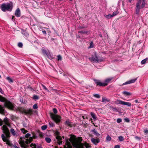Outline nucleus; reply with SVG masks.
<instances>
[{"instance_id": "39448f33", "label": "nucleus", "mask_w": 148, "mask_h": 148, "mask_svg": "<svg viewBox=\"0 0 148 148\" xmlns=\"http://www.w3.org/2000/svg\"><path fill=\"white\" fill-rule=\"evenodd\" d=\"M112 79L113 77H112L108 78L105 80L104 83L101 82L99 80L96 79L94 80V81L95 83L97 84V86H107L108 85V83L110 82Z\"/></svg>"}, {"instance_id": "aec40b11", "label": "nucleus", "mask_w": 148, "mask_h": 148, "mask_svg": "<svg viewBox=\"0 0 148 148\" xmlns=\"http://www.w3.org/2000/svg\"><path fill=\"white\" fill-rule=\"evenodd\" d=\"M93 95L94 97L97 98H99L100 97V95L97 94H93Z\"/></svg>"}, {"instance_id": "bb28decb", "label": "nucleus", "mask_w": 148, "mask_h": 148, "mask_svg": "<svg viewBox=\"0 0 148 148\" xmlns=\"http://www.w3.org/2000/svg\"><path fill=\"white\" fill-rule=\"evenodd\" d=\"M147 60H148L147 58H145V59H144L143 60H142L141 61V64H145V62H146L147 61Z\"/></svg>"}, {"instance_id": "de8ad7c7", "label": "nucleus", "mask_w": 148, "mask_h": 148, "mask_svg": "<svg viewBox=\"0 0 148 148\" xmlns=\"http://www.w3.org/2000/svg\"><path fill=\"white\" fill-rule=\"evenodd\" d=\"M42 52L43 53L45 54H47V52L45 50H42Z\"/></svg>"}, {"instance_id": "8fccbe9b", "label": "nucleus", "mask_w": 148, "mask_h": 148, "mask_svg": "<svg viewBox=\"0 0 148 148\" xmlns=\"http://www.w3.org/2000/svg\"><path fill=\"white\" fill-rule=\"evenodd\" d=\"M0 92L2 93V94H3V91L2 90V89L0 87Z\"/></svg>"}, {"instance_id": "c03bdc74", "label": "nucleus", "mask_w": 148, "mask_h": 148, "mask_svg": "<svg viewBox=\"0 0 148 148\" xmlns=\"http://www.w3.org/2000/svg\"><path fill=\"white\" fill-rule=\"evenodd\" d=\"M49 125L51 127H53L54 126V124L52 123H49Z\"/></svg>"}, {"instance_id": "f8f14e48", "label": "nucleus", "mask_w": 148, "mask_h": 148, "mask_svg": "<svg viewBox=\"0 0 148 148\" xmlns=\"http://www.w3.org/2000/svg\"><path fill=\"white\" fill-rule=\"evenodd\" d=\"M137 79V78H135L134 79H132L126 82L125 83L123 84H127L131 83H133L136 82Z\"/></svg>"}, {"instance_id": "603ef678", "label": "nucleus", "mask_w": 148, "mask_h": 148, "mask_svg": "<svg viewBox=\"0 0 148 148\" xmlns=\"http://www.w3.org/2000/svg\"><path fill=\"white\" fill-rule=\"evenodd\" d=\"M3 124V121H2V122H0V125L1 126Z\"/></svg>"}, {"instance_id": "5fc2aeb1", "label": "nucleus", "mask_w": 148, "mask_h": 148, "mask_svg": "<svg viewBox=\"0 0 148 148\" xmlns=\"http://www.w3.org/2000/svg\"><path fill=\"white\" fill-rule=\"evenodd\" d=\"M90 47V48H92V44H91V43H90V45L89 47Z\"/></svg>"}, {"instance_id": "680f3d73", "label": "nucleus", "mask_w": 148, "mask_h": 148, "mask_svg": "<svg viewBox=\"0 0 148 148\" xmlns=\"http://www.w3.org/2000/svg\"><path fill=\"white\" fill-rule=\"evenodd\" d=\"M2 121H3L0 118V122H2Z\"/></svg>"}, {"instance_id": "a211bd4d", "label": "nucleus", "mask_w": 148, "mask_h": 148, "mask_svg": "<svg viewBox=\"0 0 148 148\" xmlns=\"http://www.w3.org/2000/svg\"><path fill=\"white\" fill-rule=\"evenodd\" d=\"M90 115L94 120H97V117L94 113L93 112H91Z\"/></svg>"}, {"instance_id": "bf43d9fd", "label": "nucleus", "mask_w": 148, "mask_h": 148, "mask_svg": "<svg viewBox=\"0 0 148 148\" xmlns=\"http://www.w3.org/2000/svg\"><path fill=\"white\" fill-rule=\"evenodd\" d=\"M14 148H19V147H17V146H14Z\"/></svg>"}, {"instance_id": "c85d7f7f", "label": "nucleus", "mask_w": 148, "mask_h": 148, "mask_svg": "<svg viewBox=\"0 0 148 148\" xmlns=\"http://www.w3.org/2000/svg\"><path fill=\"white\" fill-rule=\"evenodd\" d=\"M85 146L86 147V148H89L91 147L90 145H89V144L88 143H86L85 144Z\"/></svg>"}, {"instance_id": "a18cd8bd", "label": "nucleus", "mask_w": 148, "mask_h": 148, "mask_svg": "<svg viewBox=\"0 0 148 148\" xmlns=\"http://www.w3.org/2000/svg\"><path fill=\"white\" fill-rule=\"evenodd\" d=\"M120 146L119 145H116L114 147V148H120Z\"/></svg>"}, {"instance_id": "ddd939ff", "label": "nucleus", "mask_w": 148, "mask_h": 148, "mask_svg": "<svg viewBox=\"0 0 148 148\" xmlns=\"http://www.w3.org/2000/svg\"><path fill=\"white\" fill-rule=\"evenodd\" d=\"M15 14L17 17H19L20 16L21 12L19 8H18L16 10L15 12Z\"/></svg>"}, {"instance_id": "f704fd0d", "label": "nucleus", "mask_w": 148, "mask_h": 148, "mask_svg": "<svg viewBox=\"0 0 148 148\" xmlns=\"http://www.w3.org/2000/svg\"><path fill=\"white\" fill-rule=\"evenodd\" d=\"M22 34L24 36H27L29 35L28 33L26 32H23L22 33Z\"/></svg>"}, {"instance_id": "4c0bfd02", "label": "nucleus", "mask_w": 148, "mask_h": 148, "mask_svg": "<svg viewBox=\"0 0 148 148\" xmlns=\"http://www.w3.org/2000/svg\"><path fill=\"white\" fill-rule=\"evenodd\" d=\"M33 108L34 109H36L37 108V105L36 104H34L33 106Z\"/></svg>"}, {"instance_id": "5701e85b", "label": "nucleus", "mask_w": 148, "mask_h": 148, "mask_svg": "<svg viewBox=\"0 0 148 148\" xmlns=\"http://www.w3.org/2000/svg\"><path fill=\"white\" fill-rule=\"evenodd\" d=\"M78 33H79L86 34L88 32L86 31H78Z\"/></svg>"}, {"instance_id": "20e7f679", "label": "nucleus", "mask_w": 148, "mask_h": 148, "mask_svg": "<svg viewBox=\"0 0 148 148\" xmlns=\"http://www.w3.org/2000/svg\"><path fill=\"white\" fill-rule=\"evenodd\" d=\"M145 0H137L136 4V13L138 14L140 9L144 8L145 5Z\"/></svg>"}, {"instance_id": "58836bf2", "label": "nucleus", "mask_w": 148, "mask_h": 148, "mask_svg": "<svg viewBox=\"0 0 148 148\" xmlns=\"http://www.w3.org/2000/svg\"><path fill=\"white\" fill-rule=\"evenodd\" d=\"M122 121V119L120 118H118L117 120V122L118 123H120Z\"/></svg>"}, {"instance_id": "6e6d98bb", "label": "nucleus", "mask_w": 148, "mask_h": 148, "mask_svg": "<svg viewBox=\"0 0 148 148\" xmlns=\"http://www.w3.org/2000/svg\"><path fill=\"white\" fill-rule=\"evenodd\" d=\"M138 100H135V102L136 103H137L138 102Z\"/></svg>"}, {"instance_id": "423d86ee", "label": "nucleus", "mask_w": 148, "mask_h": 148, "mask_svg": "<svg viewBox=\"0 0 148 148\" xmlns=\"http://www.w3.org/2000/svg\"><path fill=\"white\" fill-rule=\"evenodd\" d=\"M12 4L7 3H3L1 6V8L2 11H11L12 9Z\"/></svg>"}, {"instance_id": "a19ab883", "label": "nucleus", "mask_w": 148, "mask_h": 148, "mask_svg": "<svg viewBox=\"0 0 148 148\" xmlns=\"http://www.w3.org/2000/svg\"><path fill=\"white\" fill-rule=\"evenodd\" d=\"M124 120L125 122L129 123L130 122V121L128 118H125L124 119Z\"/></svg>"}, {"instance_id": "338daca9", "label": "nucleus", "mask_w": 148, "mask_h": 148, "mask_svg": "<svg viewBox=\"0 0 148 148\" xmlns=\"http://www.w3.org/2000/svg\"><path fill=\"white\" fill-rule=\"evenodd\" d=\"M83 119H84V116H83Z\"/></svg>"}, {"instance_id": "c9c22d12", "label": "nucleus", "mask_w": 148, "mask_h": 148, "mask_svg": "<svg viewBox=\"0 0 148 148\" xmlns=\"http://www.w3.org/2000/svg\"><path fill=\"white\" fill-rule=\"evenodd\" d=\"M42 86L44 89L47 91L48 92H49V91L47 89V88L45 87V86L43 84H41Z\"/></svg>"}, {"instance_id": "37998d69", "label": "nucleus", "mask_w": 148, "mask_h": 148, "mask_svg": "<svg viewBox=\"0 0 148 148\" xmlns=\"http://www.w3.org/2000/svg\"><path fill=\"white\" fill-rule=\"evenodd\" d=\"M58 60H61L62 59V57L60 55H58Z\"/></svg>"}, {"instance_id": "f03ea898", "label": "nucleus", "mask_w": 148, "mask_h": 148, "mask_svg": "<svg viewBox=\"0 0 148 148\" xmlns=\"http://www.w3.org/2000/svg\"><path fill=\"white\" fill-rule=\"evenodd\" d=\"M31 134L27 133L25 135V137H21V141L19 143L22 148H26L28 146L27 144L31 143L33 140L32 137H30Z\"/></svg>"}, {"instance_id": "6e6552de", "label": "nucleus", "mask_w": 148, "mask_h": 148, "mask_svg": "<svg viewBox=\"0 0 148 148\" xmlns=\"http://www.w3.org/2000/svg\"><path fill=\"white\" fill-rule=\"evenodd\" d=\"M50 116L51 119L56 123H57L60 122L61 118L60 116L51 113L50 114Z\"/></svg>"}, {"instance_id": "7ed1b4c3", "label": "nucleus", "mask_w": 148, "mask_h": 148, "mask_svg": "<svg viewBox=\"0 0 148 148\" xmlns=\"http://www.w3.org/2000/svg\"><path fill=\"white\" fill-rule=\"evenodd\" d=\"M0 101L4 102V106L9 109L13 110L14 108V104L5 98L0 95Z\"/></svg>"}, {"instance_id": "b1692460", "label": "nucleus", "mask_w": 148, "mask_h": 148, "mask_svg": "<svg viewBox=\"0 0 148 148\" xmlns=\"http://www.w3.org/2000/svg\"><path fill=\"white\" fill-rule=\"evenodd\" d=\"M45 140L48 143H50L51 141V139L48 137H46L45 138Z\"/></svg>"}, {"instance_id": "49530a36", "label": "nucleus", "mask_w": 148, "mask_h": 148, "mask_svg": "<svg viewBox=\"0 0 148 148\" xmlns=\"http://www.w3.org/2000/svg\"><path fill=\"white\" fill-rule=\"evenodd\" d=\"M42 32L43 34H46V31L45 30H42Z\"/></svg>"}, {"instance_id": "9b49d317", "label": "nucleus", "mask_w": 148, "mask_h": 148, "mask_svg": "<svg viewBox=\"0 0 148 148\" xmlns=\"http://www.w3.org/2000/svg\"><path fill=\"white\" fill-rule=\"evenodd\" d=\"M91 140L92 143L95 145H97L100 142V140L99 138L96 139L93 138H92Z\"/></svg>"}, {"instance_id": "4d7b16f0", "label": "nucleus", "mask_w": 148, "mask_h": 148, "mask_svg": "<svg viewBox=\"0 0 148 148\" xmlns=\"http://www.w3.org/2000/svg\"><path fill=\"white\" fill-rule=\"evenodd\" d=\"M83 28H84L83 27H79V29H82Z\"/></svg>"}, {"instance_id": "052dcab7", "label": "nucleus", "mask_w": 148, "mask_h": 148, "mask_svg": "<svg viewBox=\"0 0 148 148\" xmlns=\"http://www.w3.org/2000/svg\"><path fill=\"white\" fill-rule=\"evenodd\" d=\"M40 136L41 137H42V136L43 135H42V134H40Z\"/></svg>"}, {"instance_id": "e2e57ef3", "label": "nucleus", "mask_w": 148, "mask_h": 148, "mask_svg": "<svg viewBox=\"0 0 148 148\" xmlns=\"http://www.w3.org/2000/svg\"><path fill=\"white\" fill-rule=\"evenodd\" d=\"M14 17V16H13L12 18V19H13Z\"/></svg>"}, {"instance_id": "473e14b6", "label": "nucleus", "mask_w": 148, "mask_h": 148, "mask_svg": "<svg viewBox=\"0 0 148 148\" xmlns=\"http://www.w3.org/2000/svg\"><path fill=\"white\" fill-rule=\"evenodd\" d=\"M47 128V126L46 125H43L41 127V129L42 130H45Z\"/></svg>"}, {"instance_id": "09e8293b", "label": "nucleus", "mask_w": 148, "mask_h": 148, "mask_svg": "<svg viewBox=\"0 0 148 148\" xmlns=\"http://www.w3.org/2000/svg\"><path fill=\"white\" fill-rule=\"evenodd\" d=\"M144 132L146 134L148 133V130H144Z\"/></svg>"}, {"instance_id": "6ab92c4d", "label": "nucleus", "mask_w": 148, "mask_h": 148, "mask_svg": "<svg viewBox=\"0 0 148 148\" xmlns=\"http://www.w3.org/2000/svg\"><path fill=\"white\" fill-rule=\"evenodd\" d=\"M10 132L12 133V134L13 136H15L16 135V133L14 130L13 128H11L10 129Z\"/></svg>"}, {"instance_id": "0e129e2a", "label": "nucleus", "mask_w": 148, "mask_h": 148, "mask_svg": "<svg viewBox=\"0 0 148 148\" xmlns=\"http://www.w3.org/2000/svg\"><path fill=\"white\" fill-rule=\"evenodd\" d=\"M1 75H0V78H1Z\"/></svg>"}, {"instance_id": "864d4df0", "label": "nucleus", "mask_w": 148, "mask_h": 148, "mask_svg": "<svg viewBox=\"0 0 148 148\" xmlns=\"http://www.w3.org/2000/svg\"><path fill=\"white\" fill-rule=\"evenodd\" d=\"M32 137V138H36V136L35 135H33V136Z\"/></svg>"}, {"instance_id": "9d476101", "label": "nucleus", "mask_w": 148, "mask_h": 148, "mask_svg": "<svg viewBox=\"0 0 148 148\" xmlns=\"http://www.w3.org/2000/svg\"><path fill=\"white\" fill-rule=\"evenodd\" d=\"M117 102L118 104L121 105H125L128 106H131V104L130 103L123 101L120 100H117Z\"/></svg>"}, {"instance_id": "13d9d810", "label": "nucleus", "mask_w": 148, "mask_h": 148, "mask_svg": "<svg viewBox=\"0 0 148 148\" xmlns=\"http://www.w3.org/2000/svg\"><path fill=\"white\" fill-rule=\"evenodd\" d=\"M134 0H129V2L131 3L132 1H134Z\"/></svg>"}, {"instance_id": "72a5a7b5", "label": "nucleus", "mask_w": 148, "mask_h": 148, "mask_svg": "<svg viewBox=\"0 0 148 148\" xmlns=\"http://www.w3.org/2000/svg\"><path fill=\"white\" fill-rule=\"evenodd\" d=\"M123 93L127 95H130V92L126 91H124L123 92Z\"/></svg>"}, {"instance_id": "2eb2a0df", "label": "nucleus", "mask_w": 148, "mask_h": 148, "mask_svg": "<svg viewBox=\"0 0 148 148\" xmlns=\"http://www.w3.org/2000/svg\"><path fill=\"white\" fill-rule=\"evenodd\" d=\"M65 124L66 125L71 127L73 126V125L72 123L69 120L66 121Z\"/></svg>"}, {"instance_id": "cd10ccee", "label": "nucleus", "mask_w": 148, "mask_h": 148, "mask_svg": "<svg viewBox=\"0 0 148 148\" xmlns=\"http://www.w3.org/2000/svg\"><path fill=\"white\" fill-rule=\"evenodd\" d=\"M8 80L9 82H12L13 80L10 77H8L6 78Z\"/></svg>"}, {"instance_id": "69168bd1", "label": "nucleus", "mask_w": 148, "mask_h": 148, "mask_svg": "<svg viewBox=\"0 0 148 148\" xmlns=\"http://www.w3.org/2000/svg\"><path fill=\"white\" fill-rule=\"evenodd\" d=\"M91 136H92V135H90Z\"/></svg>"}, {"instance_id": "4468645a", "label": "nucleus", "mask_w": 148, "mask_h": 148, "mask_svg": "<svg viewBox=\"0 0 148 148\" xmlns=\"http://www.w3.org/2000/svg\"><path fill=\"white\" fill-rule=\"evenodd\" d=\"M32 112V110L30 109L27 110H24L23 111V112L26 114H31Z\"/></svg>"}, {"instance_id": "3c124183", "label": "nucleus", "mask_w": 148, "mask_h": 148, "mask_svg": "<svg viewBox=\"0 0 148 148\" xmlns=\"http://www.w3.org/2000/svg\"><path fill=\"white\" fill-rule=\"evenodd\" d=\"M36 148H42V147L41 146H37Z\"/></svg>"}, {"instance_id": "dca6fc26", "label": "nucleus", "mask_w": 148, "mask_h": 148, "mask_svg": "<svg viewBox=\"0 0 148 148\" xmlns=\"http://www.w3.org/2000/svg\"><path fill=\"white\" fill-rule=\"evenodd\" d=\"M4 107L0 105V113H4Z\"/></svg>"}, {"instance_id": "e433bc0d", "label": "nucleus", "mask_w": 148, "mask_h": 148, "mask_svg": "<svg viewBox=\"0 0 148 148\" xmlns=\"http://www.w3.org/2000/svg\"><path fill=\"white\" fill-rule=\"evenodd\" d=\"M107 101V100L105 98L103 97L102 98V102H104V103H106V102Z\"/></svg>"}, {"instance_id": "f3484780", "label": "nucleus", "mask_w": 148, "mask_h": 148, "mask_svg": "<svg viewBox=\"0 0 148 148\" xmlns=\"http://www.w3.org/2000/svg\"><path fill=\"white\" fill-rule=\"evenodd\" d=\"M92 132H93V133H94V134L97 136H100V134L99 133L97 132V131H96L95 129H94L92 131Z\"/></svg>"}, {"instance_id": "7c9ffc66", "label": "nucleus", "mask_w": 148, "mask_h": 148, "mask_svg": "<svg viewBox=\"0 0 148 148\" xmlns=\"http://www.w3.org/2000/svg\"><path fill=\"white\" fill-rule=\"evenodd\" d=\"M30 147L32 148H36L37 146L35 144L32 143L30 145Z\"/></svg>"}, {"instance_id": "c756f323", "label": "nucleus", "mask_w": 148, "mask_h": 148, "mask_svg": "<svg viewBox=\"0 0 148 148\" xmlns=\"http://www.w3.org/2000/svg\"><path fill=\"white\" fill-rule=\"evenodd\" d=\"M21 132L24 134H25L27 132V131L25 130V129L24 128L21 129Z\"/></svg>"}, {"instance_id": "79ce46f5", "label": "nucleus", "mask_w": 148, "mask_h": 148, "mask_svg": "<svg viewBox=\"0 0 148 148\" xmlns=\"http://www.w3.org/2000/svg\"><path fill=\"white\" fill-rule=\"evenodd\" d=\"M53 111L54 113L56 114L57 112V111L56 109L54 108L53 109Z\"/></svg>"}, {"instance_id": "ea45409f", "label": "nucleus", "mask_w": 148, "mask_h": 148, "mask_svg": "<svg viewBox=\"0 0 148 148\" xmlns=\"http://www.w3.org/2000/svg\"><path fill=\"white\" fill-rule=\"evenodd\" d=\"M18 46L20 47H22L23 46V44L21 42H19L18 44Z\"/></svg>"}, {"instance_id": "f257e3e1", "label": "nucleus", "mask_w": 148, "mask_h": 148, "mask_svg": "<svg viewBox=\"0 0 148 148\" xmlns=\"http://www.w3.org/2000/svg\"><path fill=\"white\" fill-rule=\"evenodd\" d=\"M5 125L2 126V130L3 132L5 134V136L4 134H2L1 137L4 142H6V144L8 145H10V142L8 138L10 137V133L7 126L10 127V126L9 123V119L7 117L4 118L3 120Z\"/></svg>"}, {"instance_id": "2f4dec72", "label": "nucleus", "mask_w": 148, "mask_h": 148, "mask_svg": "<svg viewBox=\"0 0 148 148\" xmlns=\"http://www.w3.org/2000/svg\"><path fill=\"white\" fill-rule=\"evenodd\" d=\"M119 139L120 141H122L124 140L123 137L122 136H120L119 137Z\"/></svg>"}, {"instance_id": "a878e982", "label": "nucleus", "mask_w": 148, "mask_h": 148, "mask_svg": "<svg viewBox=\"0 0 148 148\" xmlns=\"http://www.w3.org/2000/svg\"><path fill=\"white\" fill-rule=\"evenodd\" d=\"M112 15H111V14H108V15H104V16L106 18H111L112 17Z\"/></svg>"}, {"instance_id": "0eeeda50", "label": "nucleus", "mask_w": 148, "mask_h": 148, "mask_svg": "<svg viewBox=\"0 0 148 148\" xmlns=\"http://www.w3.org/2000/svg\"><path fill=\"white\" fill-rule=\"evenodd\" d=\"M89 59L91 62H100L102 61V59L99 58L95 54L94 56H92L91 57L89 58Z\"/></svg>"}, {"instance_id": "412c9836", "label": "nucleus", "mask_w": 148, "mask_h": 148, "mask_svg": "<svg viewBox=\"0 0 148 148\" xmlns=\"http://www.w3.org/2000/svg\"><path fill=\"white\" fill-rule=\"evenodd\" d=\"M33 99L34 100H37L39 99V96H38L36 95H34L33 96Z\"/></svg>"}, {"instance_id": "393cba45", "label": "nucleus", "mask_w": 148, "mask_h": 148, "mask_svg": "<svg viewBox=\"0 0 148 148\" xmlns=\"http://www.w3.org/2000/svg\"><path fill=\"white\" fill-rule=\"evenodd\" d=\"M119 13V12L118 11H115L112 14H111V15L113 17L116 15L117 14Z\"/></svg>"}, {"instance_id": "4be33fe9", "label": "nucleus", "mask_w": 148, "mask_h": 148, "mask_svg": "<svg viewBox=\"0 0 148 148\" xmlns=\"http://www.w3.org/2000/svg\"><path fill=\"white\" fill-rule=\"evenodd\" d=\"M111 138L109 135H108L106 138V140L107 141H110L111 140Z\"/></svg>"}, {"instance_id": "1a4fd4ad", "label": "nucleus", "mask_w": 148, "mask_h": 148, "mask_svg": "<svg viewBox=\"0 0 148 148\" xmlns=\"http://www.w3.org/2000/svg\"><path fill=\"white\" fill-rule=\"evenodd\" d=\"M56 136V138L57 140V143L59 145L62 143V138L61 136L59 135V133L58 131H56L55 132Z\"/></svg>"}]
</instances>
